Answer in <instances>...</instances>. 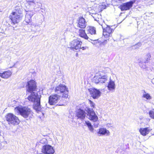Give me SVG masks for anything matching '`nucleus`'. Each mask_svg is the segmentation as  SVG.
<instances>
[{"mask_svg": "<svg viewBox=\"0 0 154 154\" xmlns=\"http://www.w3.org/2000/svg\"><path fill=\"white\" fill-rule=\"evenodd\" d=\"M39 90V89L37 88V87H28L27 91L31 93L27 97L29 101L34 102L40 100L41 95L38 93Z\"/></svg>", "mask_w": 154, "mask_h": 154, "instance_id": "f257e3e1", "label": "nucleus"}, {"mask_svg": "<svg viewBox=\"0 0 154 154\" xmlns=\"http://www.w3.org/2000/svg\"><path fill=\"white\" fill-rule=\"evenodd\" d=\"M14 110L25 118H31L33 116V113L32 110L27 107H20L17 106L15 108Z\"/></svg>", "mask_w": 154, "mask_h": 154, "instance_id": "f03ea898", "label": "nucleus"}, {"mask_svg": "<svg viewBox=\"0 0 154 154\" xmlns=\"http://www.w3.org/2000/svg\"><path fill=\"white\" fill-rule=\"evenodd\" d=\"M55 91L58 94H62L60 101L66 103L67 101V100L69 99V91L66 87H56Z\"/></svg>", "mask_w": 154, "mask_h": 154, "instance_id": "7ed1b4c3", "label": "nucleus"}, {"mask_svg": "<svg viewBox=\"0 0 154 154\" xmlns=\"http://www.w3.org/2000/svg\"><path fill=\"white\" fill-rule=\"evenodd\" d=\"M5 118L9 125H17L20 123L18 117L12 113H7L5 116Z\"/></svg>", "mask_w": 154, "mask_h": 154, "instance_id": "20e7f679", "label": "nucleus"}, {"mask_svg": "<svg viewBox=\"0 0 154 154\" xmlns=\"http://www.w3.org/2000/svg\"><path fill=\"white\" fill-rule=\"evenodd\" d=\"M98 82H96V83H107L108 84L106 87H115V81L109 78L106 75H104L99 77L98 79Z\"/></svg>", "mask_w": 154, "mask_h": 154, "instance_id": "39448f33", "label": "nucleus"}, {"mask_svg": "<svg viewBox=\"0 0 154 154\" xmlns=\"http://www.w3.org/2000/svg\"><path fill=\"white\" fill-rule=\"evenodd\" d=\"M23 15L20 10L13 12L11 19L14 24L18 23L21 20Z\"/></svg>", "mask_w": 154, "mask_h": 154, "instance_id": "423d86ee", "label": "nucleus"}, {"mask_svg": "<svg viewBox=\"0 0 154 154\" xmlns=\"http://www.w3.org/2000/svg\"><path fill=\"white\" fill-rule=\"evenodd\" d=\"M87 112L88 116V119L91 121L94 122H96L98 121V118L97 116L93 111V109L89 108H87Z\"/></svg>", "mask_w": 154, "mask_h": 154, "instance_id": "0eeeda50", "label": "nucleus"}, {"mask_svg": "<svg viewBox=\"0 0 154 154\" xmlns=\"http://www.w3.org/2000/svg\"><path fill=\"white\" fill-rule=\"evenodd\" d=\"M82 43V42L78 38L72 41L69 44L70 48L73 50L80 49Z\"/></svg>", "mask_w": 154, "mask_h": 154, "instance_id": "6e6552de", "label": "nucleus"}, {"mask_svg": "<svg viewBox=\"0 0 154 154\" xmlns=\"http://www.w3.org/2000/svg\"><path fill=\"white\" fill-rule=\"evenodd\" d=\"M91 96L94 99L98 98L101 95V92L99 89L94 88L88 89Z\"/></svg>", "mask_w": 154, "mask_h": 154, "instance_id": "1a4fd4ad", "label": "nucleus"}, {"mask_svg": "<svg viewBox=\"0 0 154 154\" xmlns=\"http://www.w3.org/2000/svg\"><path fill=\"white\" fill-rule=\"evenodd\" d=\"M42 152L45 154H54L55 151L52 146L46 144L42 146Z\"/></svg>", "mask_w": 154, "mask_h": 154, "instance_id": "9d476101", "label": "nucleus"}, {"mask_svg": "<svg viewBox=\"0 0 154 154\" xmlns=\"http://www.w3.org/2000/svg\"><path fill=\"white\" fill-rule=\"evenodd\" d=\"M134 3L133 1H130L123 3L120 6V8L122 11L128 10L132 6Z\"/></svg>", "mask_w": 154, "mask_h": 154, "instance_id": "9b49d317", "label": "nucleus"}, {"mask_svg": "<svg viewBox=\"0 0 154 154\" xmlns=\"http://www.w3.org/2000/svg\"><path fill=\"white\" fill-rule=\"evenodd\" d=\"M86 114L85 111L80 108L78 109L76 111V116L77 117L78 119L81 120H83L85 118Z\"/></svg>", "mask_w": 154, "mask_h": 154, "instance_id": "f8f14e48", "label": "nucleus"}, {"mask_svg": "<svg viewBox=\"0 0 154 154\" xmlns=\"http://www.w3.org/2000/svg\"><path fill=\"white\" fill-rule=\"evenodd\" d=\"M60 96L56 94L50 95L49 97L48 103L51 105H54L59 99Z\"/></svg>", "mask_w": 154, "mask_h": 154, "instance_id": "ddd939ff", "label": "nucleus"}, {"mask_svg": "<svg viewBox=\"0 0 154 154\" xmlns=\"http://www.w3.org/2000/svg\"><path fill=\"white\" fill-rule=\"evenodd\" d=\"M102 28L103 35L105 38H107L109 37L112 32V29H111L109 26L107 25L106 28H104L102 26Z\"/></svg>", "mask_w": 154, "mask_h": 154, "instance_id": "4468645a", "label": "nucleus"}, {"mask_svg": "<svg viewBox=\"0 0 154 154\" xmlns=\"http://www.w3.org/2000/svg\"><path fill=\"white\" fill-rule=\"evenodd\" d=\"M12 74V72L10 70L0 72V77L1 78L7 79L9 78Z\"/></svg>", "mask_w": 154, "mask_h": 154, "instance_id": "2eb2a0df", "label": "nucleus"}, {"mask_svg": "<svg viewBox=\"0 0 154 154\" xmlns=\"http://www.w3.org/2000/svg\"><path fill=\"white\" fill-rule=\"evenodd\" d=\"M151 130L149 127L142 128H140L139 131L141 135L144 136L149 134Z\"/></svg>", "mask_w": 154, "mask_h": 154, "instance_id": "dca6fc26", "label": "nucleus"}, {"mask_svg": "<svg viewBox=\"0 0 154 154\" xmlns=\"http://www.w3.org/2000/svg\"><path fill=\"white\" fill-rule=\"evenodd\" d=\"M151 57L150 54H148L147 55L146 57L145 58V60L143 61V62L141 63L139 62V64L141 68H142L143 69H145L146 67V65L145 64H143V63H148L149 62L150 59Z\"/></svg>", "mask_w": 154, "mask_h": 154, "instance_id": "f3484780", "label": "nucleus"}, {"mask_svg": "<svg viewBox=\"0 0 154 154\" xmlns=\"http://www.w3.org/2000/svg\"><path fill=\"white\" fill-rule=\"evenodd\" d=\"M86 26L85 19L83 17H80L79 19L78 26L81 28H84Z\"/></svg>", "mask_w": 154, "mask_h": 154, "instance_id": "a211bd4d", "label": "nucleus"}, {"mask_svg": "<svg viewBox=\"0 0 154 154\" xmlns=\"http://www.w3.org/2000/svg\"><path fill=\"white\" fill-rule=\"evenodd\" d=\"M87 34L90 36V35H95L96 34V30L95 28L90 26L89 27L87 30Z\"/></svg>", "mask_w": 154, "mask_h": 154, "instance_id": "6ab92c4d", "label": "nucleus"}, {"mask_svg": "<svg viewBox=\"0 0 154 154\" xmlns=\"http://www.w3.org/2000/svg\"><path fill=\"white\" fill-rule=\"evenodd\" d=\"M100 135H104L106 134L107 135H109L110 134L109 131L106 130L105 128H100L97 133Z\"/></svg>", "mask_w": 154, "mask_h": 154, "instance_id": "aec40b11", "label": "nucleus"}, {"mask_svg": "<svg viewBox=\"0 0 154 154\" xmlns=\"http://www.w3.org/2000/svg\"><path fill=\"white\" fill-rule=\"evenodd\" d=\"M40 101H36L37 103L33 105V109L37 112L40 111L41 109Z\"/></svg>", "mask_w": 154, "mask_h": 154, "instance_id": "412c9836", "label": "nucleus"}, {"mask_svg": "<svg viewBox=\"0 0 154 154\" xmlns=\"http://www.w3.org/2000/svg\"><path fill=\"white\" fill-rule=\"evenodd\" d=\"M79 35L81 37L83 38L86 39H88L89 38L88 36L85 33V31L83 29H80L79 30Z\"/></svg>", "mask_w": 154, "mask_h": 154, "instance_id": "4be33fe9", "label": "nucleus"}, {"mask_svg": "<svg viewBox=\"0 0 154 154\" xmlns=\"http://www.w3.org/2000/svg\"><path fill=\"white\" fill-rule=\"evenodd\" d=\"M36 82L34 80H31L27 83L26 87H37Z\"/></svg>", "mask_w": 154, "mask_h": 154, "instance_id": "5701e85b", "label": "nucleus"}, {"mask_svg": "<svg viewBox=\"0 0 154 154\" xmlns=\"http://www.w3.org/2000/svg\"><path fill=\"white\" fill-rule=\"evenodd\" d=\"M31 18L29 17L28 14H26L24 21L23 22L24 24H30L31 23Z\"/></svg>", "mask_w": 154, "mask_h": 154, "instance_id": "b1692460", "label": "nucleus"}, {"mask_svg": "<svg viewBox=\"0 0 154 154\" xmlns=\"http://www.w3.org/2000/svg\"><path fill=\"white\" fill-rule=\"evenodd\" d=\"M85 123L87 125L88 127L89 130L91 131H93L94 130V128L91 125V123L89 121L88 122H85Z\"/></svg>", "mask_w": 154, "mask_h": 154, "instance_id": "393cba45", "label": "nucleus"}, {"mask_svg": "<svg viewBox=\"0 0 154 154\" xmlns=\"http://www.w3.org/2000/svg\"><path fill=\"white\" fill-rule=\"evenodd\" d=\"M143 97L145 98L147 100L150 99L151 98V96L148 94H144L143 95Z\"/></svg>", "mask_w": 154, "mask_h": 154, "instance_id": "a878e982", "label": "nucleus"}, {"mask_svg": "<svg viewBox=\"0 0 154 154\" xmlns=\"http://www.w3.org/2000/svg\"><path fill=\"white\" fill-rule=\"evenodd\" d=\"M104 72L105 73H109L111 72V69L109 67H106L104 68L103 70Z\"/></svg>", "mask_w": 154, "mask_h": 154, "instance_id": "bb28decb", "label": "nucleus"}, {"mask_svg": "<svg viewBox=\"0 0 154 154\" xmlns=\"http://www.w3.org/2000/svg\"><path fill=\"white\" fill-rule=\"evenodd\" d=\"M149 114L150 117L152 119H154V112L152 111H150L149 112Z\"/></svg>", "mask_w": 154, "mask_h": 154, "instance_id": "cd10ccee", "label": "nucleus"}, {"mask_svg": "<svg viewBox=\"0 0 154 154\" xmlns=\"http://www.w3.org/2000/svg\"><path fill=\"white\" fill-rule=\"evenodd\" d=\"M39 28V27L38 26H34V27L32 29V31H33L34 32H36V31Z\"/></svg>", "mask_w": 154, "mask_h": 154, "instance_id": "c85d7f7f", "label": "nucleus"}, {"mask_svg": "<svg viewBox=\"0 0 154 154\" xmlns=\"http://www.w3.org/2000/svg\"><path fill=\"white\" fill-rule=\"evenodd\" d=\"M88 101L89 102L91 107L94 108L95 107V104L94 102L90 100H88Z\"/></svg>", "mask_w": 154, "mask_h": 154, "instance_id": "c756f323", "label": "nucleus"}, {"mask_svg": "<svg viewBox=\"0 0 154 154\" xmlns=\"http://www.w3.org/2000/svg\"><path fill=\"white\" fill-rule=\"evenodd\" d=\"M89 39L91 40H92L93 41V42H92V43L93 44H94V45L97 44L98 42V41L97 39H92L90 38H89Z\"/></svg>", "mask_w": 154, "mask_h": 154, "instance_id": "7c9ffc66", "label": "nucleus"}, {"mask_svg": "<svg viewBox=\"0 0 154 154\" xmlns=\"http://www.w3.org/2000/svg\"><path fill=\"white\" fill-rule=\"evenodd\" d=\"M26 14H28V16L29 17H31V18L32 17L33 15V13L32 12L30 11H29V12H28Z\"/></svg>", "mask_w": 154, "mask_h": 154, "instance_id": "2f4dec72", "label": "nucleus"}, {"mask_svg": "<svg viewBox=\"0 0 154 154\" xmlns=\"http://www.w3.org/2000/svg\"><path fill=\"white\" fill-rule=\"evenodd\" d=\"M141 45L142 44L141 42H138L137 44L134 45V47H135L137 46H138V47H137L136 48H138L140 47L141 46Z\"/></svg>", "mask_w": 154, "mask_h": 154, "instance_id": "473e14b6", "label": "nucleus"}, {"mask_svg": "<svg viewBox=\"0 0 154 154\" xmlns=\"http://www.w3.org/2000/svg\"><path fill=\"white\" fill-rule=\"evenodd\" d=\"M88 48V47H82L81 48V47L80 49H81L82 50H84Z\"/></svg>", "mask_w": 154, "mask_h": 154, "instance_id": "72a5a7b5", "label": "nucleus"}, {"mask_svg": "<svg viewBox=\"0 0 154 154\" xmlns=\"http://www.w3.org/2000/svg\"><path fill=\"white\" fill-rule=\"evenodd\" d=\"M106 7V5H102L101 6V8L103 9H105Z\"/></svg>", "mask_w": 154, "mask_h": 154, "instance_id": "f704fd0d", "label": "nucleus"}, {"mask_svg": "<svg viewBox=\"0 0 154 154\" xmlns=\"http://www.w3.org/2000/svg\"><path fill=\"white\" fill-rule=\"evenodd\" d=\"M108 89L109 90H110L112 89L114 90L115 88V87H108Z\"/></svg>", "mask_w": 154, "mask_h": 154, "instance_id": "c9c22d12", "label": "nucleus"}, {"mask_svg": "<svg viewBox=\"0 0 154 154\" xmlns=\"http://www.w3.org/2000/svg\"><path fill=\"white\" fill-rule=\"evenodd\" d=\"M2 144H1V143H0V149H1V148H2Z\"/></svg>", "mask_w": 154, "mask_h": 154, "instance_id": "e433bc0d", "label": "nucleus"}, {"mask_svg": "<svg viewBox=\"0 0 154 154\" xmlns=\"http://www.w3.org/2000/svg\"><path fill=\"white\" fill-rule=\"evenodd\" d=\"M58 87H66V85H64L63 86H61L60 85H59Z\"/></svg>", "mask_w": 154, "mask_h": 154, "instance_id": "4c0bfd02", "label": "nucleus"}, {"mask_svg": "<svg viewBox=\"0 0 154 154\" xmlns=\"http://www.w3.org/2000/svg\"><path fill=\"white\" fill-rule=\"evenodd\" d=\"M107 40H105L104 41L103 43H106V42Z\"/></svg>", "mask_w": 154, "mask_h": 154, "instance_id": "58836bf2", "label": "nucleus"}, {"mask_svg": "<svg viewBox=\"0 0 154 154\" xmlns=\"http://www.w3.org/2000/svg\"><path fill=\"white\" fill-rule=\"evenodd\" d=\"M137 47H138V46H136V47H134V48H137Z\"/></svg>", "mask_w": 154, "mask_h": 154, "instance_id": "ea45409f", "label": "nucleus"}, {"mask_svg": "<svg viewBox=\"0 0 154 154\" xmlns=\"http://www.w3.org/2000/svg\"><path fill=\"white\" fill-rule=\"evenodd\" d=\"M58 72H59V73H61V71H59Z\"/></svg>", "mask_w": 154, "mask_h": 154, "instance_id": "a19ab883", "label": "nucleus"}, {"mask_svg": "<svg viewBox=\"0 0 154 154\" xmlns=\"http://www.w3.org/2000/svg\"><path fill=\"white\" fill-rule=\"evenodd\" d=\"M76 55H77L78 54H77V53H76Z\"/></svg>", "mask_w": 154, "mask_h": 154, "instance_id": "79ce46f5", "label": "nucleus"}, {"mask_svg": "<svg viewBox=\"0 0 154 154\" xmlns=\"http://www.w3.org/2000/svg\"><path fill=\"white\" fill-rule=\"evenodd\" d=\"M76 55H77L78 54H77V53H76Z\"/></svg>", "mask_w": 154, "mask_h": 154, "instance_id": "37998d69", "label": "nucleus"}, {"mask_svg": "<svg viewBox=\"0 0 154 154\" xmlns=\"http://www.w3.org/2000/svg\"><path fill=\"white\" fill-rule=\"evenodd\" d=\"M1 81V79H0V82Z\"/></svg>", "mask_w": 154, "mask_h": 154, "instance_id": "c03bdc74", "label": "nucleus"}]
</instances>
